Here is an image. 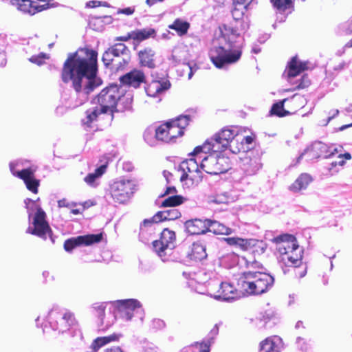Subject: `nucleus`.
Returning <instances> with one entry per match:
<instances>
[{
	"mask_svg": "<svg viewBox=\"0 0 352 352\" xmlns=\"http://www.w3.org/2000/svg\"><path fill=\"white\" fill-rule=\"evenodd\" d=\"M98 53L96 50L82 48L69 53L63 64L62 80L72 82L77 100L76 106H80L88 100L89 94L102 85V80L98 76Z\"/></svg>",
	"mask_w": 352,
	"mask_h": 352,
	"instance_id": "obj_1",
	"label": "nucleus"
},
{
	"mask_svg": "<svg viewBox=\"0 0 352 352\" xmlns=\"http://www.w3.org/2000/svg\"><path fill=\"white\" fill-rule=\"evenodd\" d=\"M234 6L232 10V15L236 24L234 26L224 25V32H222L228 47L217 45L214 43L209 51L210 60L219 69L225 68L229 65L236 63L242 54L243 38L241 36V32L245 30V25L241 21H237L243 16L245 12L248 9H243L239 6Z\"/></svg>",
	"mask_w": 352,
	"mask_h": 352,
	"instance_id": "obj_2",
	"label": "nucleus"
},
{
	"mask_svg": "<svg viewBox=\"0 0 352 352\" xmlns=\"http://www.w3.org/2000/svg\"><path fill=\"white\" fill-rule=\"evenodd\" d=\"M207 153L201 151L195 155L193 151L192 155L196 158H190L177 165L175 164V169L178 174H181V176H189L190 174L194 173L200 174V176H203L204 173L213 175L225 173L228 169L221 166L223 158L217 159L212 155L206 156Z\"/></svg>",
	"mask_w": 352,
	"mask_h": 352,
	"instance_id": "obj_3",
	"label": "nucleus"
},
{
	"mask_svg": "<svg viewBox=\"0 0 352 352\" xmlns=\"http://www.w3.org/2000/svg\"><path fill=\"white\" fill-rule=\"evenodd\" d=\"M110 305L109 311L113 314V320L121 318L126 321L131 320L135 314H140V318L142 320V305L136 299L118 300L111 302H96L91 305L93 314L100 320L102 325L105 324L106 327L110 326V322H104V315L106 307Z\"/></svg>",
	"mask_w": 352,
	"mask_h": 352,
	"instance_id": "obj_4",
	"label": "nucleus"
},
{
	"mask_svg": "<svg viewBox=\"0 0 352 352\" xmlns=\"http://www.w3.org/2000/svg\"><path fill=\"white\" fill-rule=\"evenodd\" d=\"M272 241L277 245L276 250L280 254L278 260L285 274L286 271L283 266L297 267L300 265L304 250L294 235L285 234L273 238Z\"/></svg>",
	"mask_w": 352,
	"mask_h": 352,
	"instance_id": "obj_5",
	"label": "nucleus"
},
{
	"mask_svg": "<svg viewBox=\"0 0 352 352\" xmlns=\"http://www.w3.org/2000/svg\"><path fill=\"white\" fill-rule=\"evenodd\" d=\"M274 280V277L269 273L248 271L238 280V286L247 295L258 296L270 291Z\"/></svg>",
	"mask_w": 352,
	"mask_h": 352,
	"instance_id": "obj_6",
	"label": "nucleus"
},
{
	"mask_svg": "<svg viewBox=\"0 0 352 352\" xmlns=\"http://www.w3.org/2000/svg\"><path fill=\"white\" fill-rule=\"evenodd\" d=\"M44 320L43 332H45L48 327L58 333H64L73 329L76 330V320L74 314L58 305L52 307Z\"/></svg>",
	"mask_w": 352,
	"mask_h": 352,
	"instance_id": "obj_7",
	"label": "nucleus"
},
{
	"mask_svg": "<svg viewBox=\"0 0 352 352\" xmlns=\"http://www.w3.org/2000/svg\"><path fill=\"white\" fill-rule=\"evenodd\" d=\"M131 51L122 43H116L107 49L102 54L104 66L116 71L122 70L130 62Z\"/></svg>",
	"mask_w": 352,
	"mask_h": 352,
	"instance_id": "obj_8",
	"label": "nucleus"
},
{
	"mask_svg": "<svg viewBox=\"0 0 352 352\" xmlns=\"http://www.w3.org/2000/svg\"><path fill=\"white\" fill-rule=\"evenodd\" d=\"M239 138L234 130L223 129L217 133L210 139H208L203 145L198 146L194 149V154L201 151L205 153H221L228 148L230 142H238Z\"/></svg>",
	"mask_w": 352,
	"mask_h": 352,
	"instance_id": "obj_9",
	"label": "nucleus"
},
{
	"mask_svg": "<svg viewBox=\"0 0 352 352\" xmlns=\"http://www.w3.org/2000/svg\"><path fill=\"white\" fill-rule=\"evenodd\" d=\"M135 183L126 177H117L109 184V190L113 200L118 204L127 201L135 190Z\"/></svg>",
	"mask_w": 352,
	"mask_h": 352,
	"instance_id": "obj_10",
	"label": "nucleus"
},
{
	"mask_svg": "<svg viewBox=\"0 0 352 352\" xmlns=\"http://www.w3.org/2000/svg\"><path fill=\"white\" fill-rule=\"evenodd\" d=\"M342 148V146L337 148L333 145L329 146L320 141H316L304 150L297 158V162H299L305 155H307V160H316L320 157L330 158L340 153Z\"/></svg>",
	"mask_w": 352,
	"mask_h": 352,
	"instance_id": "obj_11",
	"label": "nucleus"
},
{
	"mask_svg": "<svg viewBox=\"0 0 352 352\" xmlns=\"http://www.w3.org/2000/svg\"><path fill=\"white\" fill-rule=\"evenodd\" d=\"M45 212L41 208L38 207L33 217V228H31L30 226L28 227L26 232L37 236L43 240H46L47 238L49 237L52 243H54V238L53 236L52 231L48 223L45 220Z\"/></svg>",
	"mask_w": 352,
	"mask_h": 352,
	"instance_id": "obj_12",
	"label": "nucleus"
},
{
	"mask_svg": "<svg viewBox=\"0 0 352 352\" xmlns=\"http://www.w3.org/2000/svg\"><path fill=\"white\" fill-rule=\"evenodd\" d=\"M120 87L117 85H111L103 89L97 96L101 112L107 113L109 111L114 112L117 98L119 97Z\"/></svg>",
	"mask_w": 352,
	"mask_h": 352,
	"instance_id": "obj_13",
	"label": "nucleus"
},
{
	"mask_svg": "<svg viewBox=\"0 0 352 352\" xmlns=\"http://www.w3.org/2000/svg\"><path fill=\"white\" fill-rule=\"evenodd\" d=\"M181 215V212L175 208H168L157 212L151 219L144 220L140 226V236H143L148 231H153L154 223L175 220L179 218Z\"/></svg>",
	"mask_w": 352,
	"mask_h": 352,
	"instance_id": "obj_14",
	"label": "nucleus"
},
{
	"mask_svg": "<svg viewBox=\"0 0 352 352\" xmlns=\"http://www.w3.org/2000/svg\"><path fill=\"white\" fill-rule=\"evenodd\" d=\"M102 233L80 235L67 239L64 243V249L71 252L75 248L84 245L89 246L98 243L102 240Z\"/></svg>",
	"mask_w": 352,
	"mask_h": 352,
	"instance_id": "obj_15",
	"label": "nucleus"
},
{
	"mask_svg": "<svg viewBox=\"0 0 352 352\" xmlns=\"http://www.w3.org/2000/svg\"><path fill=\"white\" fill-rule=\"evenodd\" d=\"M170 81L164 78H157L148 83L145 91L148 96L156 98L157 102L162 100V96L170 88Z\"/></svg>",
	"mask_w": 352,
	"mask_h": 352,
	"instance_id": "obj_16",
	"label": "nucleus"
},
{
	"mask_svg": "<svg viewBox=\"0 0 352 352\" xmlns=\"http://www.w3.org/2000/svg\"><path fill=\"white\" fill-rule=\"evenodd\" d=\"M9 167L13 176H34L38 168L36 165L23 159L10 162Z\"/></svg>",
	"mask_w": 352,
	"mask_h": 352,
	"instance_id": "obj_17",
	"label": "nucleus"
},
{
	"mask_svg": "<svg viewBox=\"0 0 352 352\" xmlns=\"http://www.w3.org/2000/svg\"><path fill=\"white\" fill-rule=\"evenodd\" d=\"M120 82L122 86H129L137 89L142 83L146 82L144 73L138 69H134L120 77Z\"/></svg>",
	"mask_w": 352,
	"mask_h": 352,
	"instance_id": "obj_18",
	"label": "nucleus"
},
{
	"mask_svg": "<svg viewBox=\"0 0 352 352\" xmlns=\"http://www.w3.org/2000/svg\"><path fill=\"white\" fill-rule=\"evenodd\" d=\"M219 287L217 294L212 296L217 300L232 302L240 298L237 289L230 283L223 282L219 284Z\"/></svg>",
	"mask_w": 352,
	"mask_h": 352,
	"instance_id": "obj_19",
	"label": "nucleus"
},
{
	"mask_svg": "<svg viewBox=\"0 0 352 352\" xmlns=\"http://www.w3.org/2000/svg\"><path fill=\"white\" fill-rule=\"evenodd\" d=\"M124 90L122 86H120L119 91V97L117 98L114 111L124 112L126 111H132L133 96L129 92L124 93Z\"/></svg>",
	"mask_w": 352,
	"mask_h": 352,
	"instance_id": "obj_20",
	"label": "nucleus"
},
{
	"mask_svg": "<svg viewBox=\"0 0 352 352\" xmlns=\"http://www.w3.org/2000/svg\"><path fill=\"white\" fill-rule=\"evenodd\" d=\"M206 246L201 242H195L192 243V248L186 253V257L189 263L192 265V262L202 261L207 258Z\"/></svg>",
	"mask_w": 352,
	"mask_h": 352,
	"instance_id": "obj_21",
	"label": "nucleus"
},
{
	"mask_svg": "<svg viewBox=\"0 0 352 352\" xmlns=\"http://www.w3.org/2000/svg\"><path fill=\"white\" fill-rule=\"evenodd\" d=\"M206 219H193L184 223L185 230L190 235L203 234L207 232Z\"/></svg>",
	"mask_w": 352,
	"mask_h": 352,
	"instance_id": "obj_22",
	"label": "nucleus"
},
{
	"mask_svg": "<svg viewBox=\"0 0 352 352\" xmlns=\"http://www.w3.org/2000/svg\"><path fill=\"white\" fill-rule=\"evenodd\" d=\"M18 9L25 14L34 15L37 12L45 10L49 8L48 4L38 5L30 0H18Z\"/></svg>",
	"mask_w": 352,
	"mask_h": 352,
	"instance_id": "obj_23",
	"label": "nucleus"
},
{
	"mask_svg": "<svg viewBox=\"0 0 352 352\" xmlns=\"http://www.w3.org/2000/svg\"><path fill=\"white\" fill-rule=\"evenodd\" d=\"M283 340L278 336L267 338L260 345V352H280Z\"/></svg>",
	"mask_w": 352,
	"mask_h": 352,
	"instance_id": "obj_24",
	"label": "nucleus"
},
{
	"mask_svg": "<svg viewBox=\"0 0 352 352\" xmlns=\"http://www.w3.org/2000/svg\"><path fill=\"white\" fill-rule=\"evenodd\" d=\"M138 59L140 60V65L143 67H146L149 69H153L155 67V51L151 47H146L144 50L139 51Z\"/></svg>",
	"mask_w": 352,
	"mask_h": 352,
	"instance_id": "obj_25",
	"label": "nucleus"
},
{
	"mask_svg": "<svg viewBox=\"0 0 352 352\" xmlns=\"http://www.w3.org/2000/svg\"><path fill=\"white\" fill-rule=\"evenodd\" d=\"M306 65L299 61L296 56L293 57L288 65V78L291 83L292 79L306 69Z\"/></svg>",
	"mask_w": 352,
	"mask_h": 352,
	"instance_id": "obj_26",
	"label": "nucleus"
},
{
	"mask_svg": "<svg viewBox=\"0 0 352 352\" xmlns=\"http://www.w3.org/2000/svg\"><path fill=\"white\" fill-rule=\"evenodd\" d=\"M206 222L207 232L225 235H228L232 232L231 228L217 221L206 219Z\"/></svg>",
	"mask_w": 352,
	"mask_h": 352,
	"instance_id": "obj_27",
	"label": "nucleus"
},
{
	"mask_svg": "<svg viewBox=\"0 0 352 352\" xmlns=\"http://www.w3.org/2000/svg\"><path fill=\"white\" fill-rule=\"evenodd\" d=\"M133 36L134 41V48L136 47V44L146 40L149 38H155L156 36V31L154 28H146L143 29H138L133 31Z\"/></svg>",
	"mask_w": 352,
	"mask_h": 352,
	"instance_id": "obj_28",
	"label": "nucleus"
},
{
	"mask_svg": "<svg viewBox=\"0 0 352 352\" xmlns=\"http://www.w3.org/2000/svg\"><path fill=\"white\" fill-rule=\"evenodd\" d=\"M214 342V339L206 336L201 343L190 346L186 349V352H210V346Z\"/></svg>",
	"mask_w": 352,
	"mask_h": 352,
	"instance_id": "obj_29",
	"label": "nucleus"
},
{
	"mask_svg": "<svg viewBox=\"0 0 352 352\" xmlns=\"http://www.w3.org/2000/svg\"><path fill=\"white\" fill-rule=\"evenodd\" d=\"M120 336V335L113 333L108 336L98 337L93 340L91 344L90 345L91 352H97L102 346L112 341L118 340Z\"/></svg>",
	"mask_w": 352,
	"mask_h": 352,
	"instance_id": "obj_30",
	"label": "nucleus"
},
{
	"mask_svg": "<svg viewBox=\"0 0 352 352\" xmlns=\"http://www.w3.org/2000/svg\"><path fill=\"white\" fill-rule=\"evenodd\" d=\"M184 199V197L182 195H170L160 203L157 200L156 204L159 206V208H175L183 204Z\"/></svg>",
	"mask_w": 352,
	"mask_h": 352,
	"instance_id": "obj_31",
	"label": "nucleus"
},
{
	"mask_svg": "<svg viewBox=\"0 0 352 352\" xmlns=\"http://www.w3.org/2000/svg\"><path fill=\"white\" fill-rule=\"evenodd\" d=\"M312 182L313 177H297L295 182L289 186V190L294 193L299 192L305 190Z\"/></svg>",
	"mask_w": 352,
	"mask_h": 352,
	"instance_id": "obj_32",
	"label": "nucleus"
},
{
	"mask_svg": "<svg viewBox=\"0 0 352 352\" xmlns=\"http://www.w3.org/2000/svg\"><path fill=\"white\" fill-rule=\"evenodd\" d=\"M101 113H103L98 107L87 109L85 112V118L82 120V124L87 128H91L92 124L96 121L98 116Z\"/></svg>",
	"mask_w": 352,
	"mask_h": 352,
	"instance_id": "obj_33",
	"label": "nucleus"
},
{
	"mask_svg": "<svg viewBox=\"0 0 352 352\" xmlns=\"http://www.w3.org/2000/svg\"><path fill=\"white\" fill-rule=\"evenodd\" d=\"M191 121V117L189 115H181L176 119L169 121L170 124L175 125L177 129L179 135H183L184 129L189 124Z\"/></svg>",
	"mask_w": 352,
	"mask_h": 352,
	"instance_id": "obj_34",
	"label": "nucleus"
},
{
	"mask_svg": "<svg viewBox=\"0 0 352 352\" xmlns=\"http://www.w3.org/2000/svg\"><path fill=\"white\" fill-rule=\"evenodd\" d=\"M168 124H170V122L157 127L155 126V138L156 140L164 142H170V138L168 136V133H170V131H168Z\"/></svg>",
	"mask_w": 352,
	"mask_h": 352,
	"instance_id": "obj_35",
	"label": "nucleus"
},
{
	"mask_svg": "<svg viewBox=\"0 0 352 352\" xmlns=\"http://www.w3.org/2000/svg\"><path fill=\"white\" fill-rule=\"evenodd\" d=\"M287 98H285L282 100H280L272 106V108L270 111L271 115H274L278 117L282 118L286 116L290 115V112L285 110L284 108L285 102L287 100Z\"/></svg>",
	"mask_w": 352,
	"mask_h": 352,
	"instance_id": "obj_36",
	"label": "nucleus"
},
{
	"mask_svg": "<svg viewBox=\"0 0 352 352\" xmlns=\"http://www.w3.org/2000/svg\"><path fill=\"white\" fill-rule=\"evenodd\" d=\"M270 1L276 11L283 12L289 10V12H292L294 10V3L293 0H270Z\"/></svg>",
	"mask_w": 352,
	"mask_h": 352,
	"instance_id": "obj_37",
	"label": "nucleus"
},
{
	"mask_svg": "<svg viewBox=\"0 0 352 352\" xmlns=\"http://www.w3.org/2000/svg\"><path fill=\"white\" fill-rule=\"evenodd\" d=\"M160 239L167 245V248H170V250L175 248V233L173 231L164 228L161 233Z\"/></svg>",
	"mask_w": 352,
	"mask_h": 352,
	"instance_id": "obj_38",
	"label": "nucleus"
},
{
	"mask_svg": "<svg viewBox=\"0 0 352 352\" xmlns=\"http://www.w3.org/2000/svg\"><path fill=\"white\" fill-rule=\"evenodd\" d=\"M168 28L175 30L179 36H183L187 33L190 24L187 21L177 19Z\"/></svg>",
	"mask_w": 352,
	"mask_h": 352,
	"instance_id": "obj_39",
	"label": "nucleus"
},
{
	"mask_svg": "<svg viewBox=\"0 0 352 352\" xmlns=\"http://www.w3.org/2000/svg\"><path fill=\"white\" fill-rule=\"evenodd\" d=\"M225 241L230 245L239 247L243 250H247L250 245L248 240L239 237H228L225 238Z\"/></svg>",
	"mask_w": 352,
	"mask_h": 352,
	"instance_id": "obj_40",
	"label": "nucleus"
},
{
	"mask_svg": "<svg viewBox=\"0 0 352 352\" xmlns=\"http://www.w3.org/2000/svg\"><path fill=\"white\" fill-rule=\"evenodd\" d=\"M23 180V183L26 188L32 192L36 194L38 192V188L40 185V180L36 177H20Z\"/></svg>",
	"mask_w": 352,
	"mask_h": 352,
	"instance_id": "obj_41",
	"label": "nucleus"
},
{
	"mask_svg": "<svg viewBox=\"0 0 352 352\" xmlns=\"http://www.w3.org/2000/svg\"><path fill=\"white\" fill-rule=\"evenodd\" d=\"M274 317V313L272 310H267L264 313L260 314V317L257 318L258 320V324L257 326L258 328H266L267 322Z\"/></svg>",
	"mask_w": 352,
	"mask_h": 352,
	"instance_id": "obj_42",
	"label": "nucleus"
},
{
	"mask_svg": "<svg viewBox=\"0 0 352 352\" xmlns=\"http://www.w3.org/2000/svg\"><path fill=\"white\" fill-rule=\"evenodd\" d=\"M202 177H180V182L184 188H193L198 185Z\"/></svg>",
	"mask_w": 352,
	"mask_h": 352,
	"instance_id": "obj_43",
	"label": "nucleus"
},
{
	"mask_svg": "<svg viewBox=\"0 0 352 352\" xmlns=\"http://www.w3.org/2000/svg\"><path fill=\"white\" fill-rule=\"evenodd\" d=\"M153 247L155 252H156L160 257L166 254L165 252L170 250V248H167V245H165L161 239L153 241Z\"/></svg>",
	"mask_w": 352,
	"mask_h": 352,
	"instance_id": "obj_44",
	"label": "nucleus"
},
{
	"mask_svg": "<svg viewBox=\"0 0 352 352\" xmlns=\"http://www.w3.org/2000/svg\"><path fill=\"white\" fill-rule=\"evenodd\" d=\"M144 139L150 146H153L157 140L155 138V126L148 127L144 133Z\"/></svg>",
	"mask_w": 352,
	"mask_h": 352,
	"instance_id": "obj_45",
	"label": "nucleus"
},
{
	"mask_svg": "<svg viewBox=\"0 0 352 352\" xmlns=\"http://www.w3.org/2000/svg\"><path fill=\"white\" fill-rule=\"evenodd\" d=\"M150 330L153 332L162 331L166 327L165 322L160 318H153L150 322Z\"/></svg>",
	"mask_w": 352,
	"mask_h": 352,
	"instance_id": "obj_46",
	"label": "nucleus"
},
{
	"mask_svg": "<svg viewBox=\"0 0 352 352\" xmlns=\"http://www.w3.org/2000/svg\"><path fill=\"white\" fill-rule=\"evenodd\" d=\"M100 164H98L97 168L95 169V172L94 173H89L87 176H102L105 173L106 169L108 166V161L103 162L102 160L100 161Z\"/></svg>",
	"mask_w": 352,
	"mask_h": 352,
	"instance_id": "obj_47",
	"label": "nucleus"
},
{
	"mask_svg": "<svg viewBox=\"0 0 352 352\" xmlns=\"http://www.w3.org/2000/svg\"><path fill=\"white\" fill-rule=\"evenodd\" d=\"M234 6L243 7V9H251L254 4L256 3V0H232Z\"/></svg>",
	"mask_w": 352,
	"mask_h": 352,
	"instance_id": "obj_48",
	"label": "nucleus"
},
{
	"mask_svg": "<svg viewBox=\"0 0 352 352\" xmlns=\"http://www.w3.org/2000/svg\"><path fill=\"white\" fill-rule=\"evenodd\" d=\"M47 58H48L47 55L42 52L38 55L31 56L29 58V60L32 63L36 64L38 65H41L44 63L45 60Z\"/></svg>",
	"mask_w": 352,
	"mask_h": 352,
	"instance_id": "obj_49",
	"label": "nucleus"
},
{
	"mask_svg": "<svg viewBox=\"0 0 352 352\" xmlns=\"http://www.w3.org/2000/svg\"><path fill=\"white\" fill-rule=\"evenodd\" d=\"M310 85V80L307 75L302 76L299 80H296V85L295 89H305Z\"/></svg>",
	"mask_w": 352,
	"mask_h": 352,
	"instance_id": "obj_50",
	"label": "nucleus"
},
{
	"mask_svg": "<svg viewBox=\"0 0 352 352\" xmlns=\"http://www.w3.org/2000/svg\"><path fill=\"white\" fill-rule=\"evenodd\" d=\"M100 177H84L85 184L91 188H96L100 184Z\"/></svg>",
	"mask_w": 352,
	"mask_h": 352,
	"instance_id": "obj_51",
	"label": "nucleus"
},
{
	"mask_svg": "<svg viewBox=\"0 0 352 352\" xmlns=\"http://www.w3.org/2000/svg\"><path fill=\"white\" fill-rule=\"evenodd\" d=\"M228 148H229L230 151L232 153H239L242 149H243V144H242V142L239 143V140L238 142H230L228 144Z\"/></svg>",
	"mask_w": 352,
	"mask_h": 352,
	"instance_id": "obj_52",
	"label": "nucleus"
},
{
	"mask_svg": "<svg viewBox=\"0 0 352 352\" xmlns=\"http://www.w3.org/2000/svg\"><path fill=\"white\" fill-rule=\"evenodd\" d=\"M210 202L217 204H227L228 202V198L225 195H217L212 197L210 199Z\"/></svg>",
	"mask_w": 352,
	"mask_h": 352,
	"instance_id": "obj_53",
	"label": "nucleus"
},
{
	"mask_svg": "<svg viewBox=\"0 0 352 352\" xmlns=\"http://www.w3.org/2000/svg\"><path fill=\"white\" fill-rule=\"evenodd\" d=\"M342 32L346 34H350L352 33V19L348 21L342 23L340 26Z\"/></svg>",
	"mask_w": 352,
	"mask_h": 352,
	"instance_id": "obj_54",
	"label": "nucleus"
},
{
	"mask_svg": "<svg viewBox=\"0 0 352 352\" xmlns=\"http://www.w3.org/2000/svg\"><path fill=\"white\" fill-rule=\"evenodd\" d=\"M142 348H143L144 352H157V348L156 347V346L154 344H153L151 342H146V341L143 342Z\"/></svg>",
	"mask_w": 352,
	"mask_h": 352,
	"instance_id": "obj_55",
	"label": "nucleus"
},
{
	"mask_svg": "<svg viewBox=\"0 0 352 352\" xmlns=\"http://www.w3.org/2000/svg\"><path fill=\"white\" fill-rule=\"evenodd\" d=\"M77 206V204L76 202H69L66 199H62L58 201V206L59 208H71L72 207H75Z\"/></svg>",
	"mask_w": 352,
	"mask_h": 352,
	"instance_id": "obj_56",
	"label": "nucleus"
},
{
	"mask_svg": "<svg viewBox=\"0 0 352 352\" xmlns=\"http://www.w3.org/2000/svg\"><path fill=\"white\" fill-rule=\"evenodd\" d=\"M176 193H177V189L175 186H167L164 192L160 195L158 198L159 199L163 198V197L168 196L170 195H175Z\"/></svg>",
	"mask_w": 352,
	"mask_h": 352,
	"instance_id": "obj_57",
	"label": "nucleus"
},
{
	"mask_svg": "<svg viewBox=\"0 0 352 352\" xmlns=\"http://www.w3.org/2000/svg\"><path fill=\"white\" fill-rule=\"evenodd\" d=\"M178 129L173 124H168V136L170 138V141L179 136L177 133Z\"/></svg>",
	"mask_w": 352,
	"mask_h": 352,
	"instance_id": "obj_58",
	"label": "nucleus"
},
{
	"mask_svg": "<svg viewBox=\"0 0 352 352\" xmlns=\"http://www.w3.org/2000/svg\"><path fill=\"white\" fill-rule=\"evenodd\" d=\"M291 13L292 12H289V10H287L286 11H283V12L277 11L276 20L279 23L284 22L285 21L287 16H288V14H289Z\"/></svg>",
	"mask_w": 352,
	"mask_h": 352,
	"instance_id": "obj_59",
	"label": "nucleus"
},
{
	"mask_svg": "<svg viewBox=\"0 0 352 352\" xmlns=\"http://www.w3.org/2000/svg\"><path fill=\"white\" fill-rule=\"evenodd\" d=\"M345 164V161L344 160V159L342 157V156H340V155L338 156L336 160L335 161H333L331 163V168H329L330 170H332L334 168H336L337 166H343Z\"/></svg>",
	"mask_w": 352,
	"mask_h": 352,
	"instance_id": "obj_60",
	"label": "nucleus"
},
{
	"mask_svg": "<svg viewBox=\"0 0 352 352\" xmlns=\"http://www.w3.org/2000/svg\"><path fill=\"white\" fill-rule=\"evenodd\" d=\"M133 31L128 32L125 36H118L115 38L116 41H128L130 39L133 40Z\"/></svg>",
	"mask_w": 352,
	"mask_h": 352,
	"instance_id": "obj_61",
	"label": "nucleus"
},
{
	"mask_svg": "<svg viewBox=\"0 0 352 352\" xmlns=\"http://www.w3.org/2000/svg\"><path fill=\"white\" fill-rule=\"evenodd\" d=\"M296 344L297 345V347L302 351L305 349L306 343L304 338H302V337L299 336L296 338Z\"/></svg>",
	"mask_w": 352,
	"mask_h": 352,
	"instance_id": "obj_62",
	"label": "nucleus"
},
{
	"mask_svg": "<svg viewBox=\"0 0 352 352\" xmlns=\"http://www.w3.org/2000/svg\"><path fill=\"white\" fill-rule=\"evenodd\" d=\"M219 334V326L217 324H216L212 329L210 330V331L207 335L210 338H212L215 340L217 336Z\"/></svg>",
	"mask_w": 352,
	"mask_h": 352,
	"instance_id": "obj_63",
	"label": "nucleus"
},
{
	"mask_svg": "<svg viewBox=\"0 0 352 352\" xmlns=\"http://www.w3.org/2000/svg\"><path fill=\"white\" fill-rule=\"evenodd\" d=\"M329 116L328 117L326 122L324 123V125H327L328 123L333 120L334 118H336L339 114V110L338 109H333L329 113Z\"/></svg>",
	"mask_w": 352,
	"mask_h": 352,
	"instance_id": "obj_64",
	"label": "nucleus"
}]
</instances>
